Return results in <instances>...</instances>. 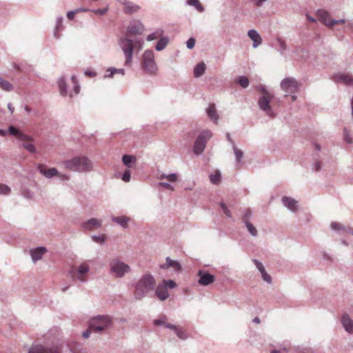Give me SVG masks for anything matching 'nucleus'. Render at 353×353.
I'll return each mask as SVG.
<instances>
[{
  "instance_id": "1",
  "label": "nucleus",
  "mask_w": 353,
  "mask_h": 353,
  "mask_svg": "<svg viewBox=\"0 0 353 353\" xmlns=\"http://www.w3.org/2000/svg\"><path fill=\"white\" fill-rule=\"evenodd\" d=\"M66 170L72 172H87L92 170V163L85 156L75 157L70 160L63 162Z\"/></svg>"
},
{
  "instance_id": "2",
  "label": "nucleus",
  "mask_w": 353,
  "mask_h": 353,
  "mask_svg": "<svg viewBox=\"0 0 353 353\" xmlns=\"http://www.w3.org/2000/svg\"><path fill=\"white\" fill-rule=\"evenodd\" d=\"M154 285H156V281L152 275L143 274L135 285V299H142L148 292L154 290Z\"/></svg>"
},
{
  "instance_id": "3",
  "label": "nucleus",
  "mask_w": 353,
  "mask_h": 353,
  "mask_svg": "<svg viewBox=\"0 0 353 353\" xmlns=\"http://www.w3.org/2000/svg\"><path fill=\"white\" fill-rule=\"evenodd\" d=\"M256 90L262 94V97L259 99V107H260L261 110L265 111L267 115L273 117V112H272L271 107L269 105V103L273 99V95L267 91L263 85L258 86Z\"/></svg>"
},
{
  "instance_id": "4",
  "label": "nucleus",
  "mask_w": 353,
  "mask_h": 353,
  "mask_svg": "<svg viewBox=\"0 0 353 353\" xmlns=\"http://www.w3.org/2000/svg\"><path fill=\"white\" fill-rule=\"evenodd\" d=\"M112 324L111 319L108 316H97L93 317L89 323V329L94 332H99L107 329Z\"/></svg>"
},
{
  "instance_id": "5",
  "label": "nucleus",
  "mask_w": 353,
  "mask_h": 353,
  "mask_svg": "<svg viewBox=\"0 0 353 353\" xmlns=\"http://www.w3.org/2000/svg\"><path fill=\"white\" fill-rule=\"evenodd\" d=\"M141 66L143 70L149 74H156L158 68L154 61V52L151 50H146L143 54Z\"/></svg>"
},
{
  "instance_id": "6",
  "label": "nucleus",
  "mask_w": 353,
  "mask_h": 353,
  "mask_svg": "<svg viewBox=\"0 0 353 353\" xmlns=\"http://www.w3.org/2000/svg\"><path fill=\"white\" fill-rule=\"evenodd\" d=\"M176 287V283L173 280H163V283L159 284L156 287L155 295L160 301H164L168 298V288L174 289Z\"/></svg>"
},
{
  "instance_id": "7",
  "label": "nucleus",
  "mask_w": 353,
  "mask_h": 353,
  "mask_svg": "<svg viewBox=\"0 0 353 353\" xmlns=\"http://www.w3.org/2000/svg\"><path fill=\"white\" fill-rule=\"evenodd\" d=\"M211 137V132L208 130H205L200 133L198 136L197 139L195 141V145H194V152L196 154H199L203 152L205 149L206 142Z\"/></svg>"
},
{
  "instance_id": "8",
  "label": "nucleus",
  "mask_w": 353,
  "mask_h": 353,
  "mask_svg": "<svg viewBox=\"0 0 353 353\" xmlns=\"http://www.w3.org/2000/svg\"><path fill=\"white\" fill-rule=\"evenodd\" d=\"M316 16L317 18H319V21L329 28H332L339 24L343 25L345 23L344 19H341L339 21L332 20L330 17V14L324 10H317Z\"/></svg>"
},
{
  "instance_id": "9",
  "label": "nucleus",
  "mask_w": 353,
  "mask_h": 353,
  "mask_svg": "<svg viewBox=\"0 0 353 353\" xmlns=\"http://www.w3.org/2000/svg\"><path fill=\"white\" fill-rule=\"evenodd\" d=\"M89 272V265L86 263H81L77 268L72 267L70 274L73 279H77L85 282L87 280V274Z\"/></svg>"
},
{
  "instance_id": "10",
  "label": "nucleus",
  "mask_w": 353,
  "mask_h": 353,
  "mask_svg": "<svg viewBox=\"0 0 353 353\" xmlns=\"http://www.w3.org/2000/svg\"><path fill=\"white\" fill-rule=\"evenodd\" d=\"M110 270L117 277H122L125 273L129 272L130 267L118 259H114L110 263Z\"/></svg>"
},
{
  "instance_id": "11",
  "label": "nucleus",
  "mask_w": 353,
  "mask_h": 353,
  "mask_svg": "<svg viewBox=\"0 0 353 353\" xmlns=\"http://www.w3.org/2000/svg\"><path fill=\"white\" fill-rule=\"evenodd\" d=\"M281 88L286 93H296L299 89V83L292 77H287L281 81Z\"/></svg>"
},
{
  "instance_id": "12",
  "label": "nucleus",
  "mask_w": 353,
  "mask_h": 353,
  "mask_svg": "<svg viewBox=\"0 0 353 353\" xmlns=\"http://www.w3.org/2000/svg\"><path fill=\"white\" fill-rule=\"evenodd\" d=\"M119 45H121V50H123V54H125V65H128L132 61V52H133V41L128 39H121V42H119Z\"/></svg>"
},
{
  "instance_id": "13",
  "label": "nucleus",
  "mask_w": 353,
  "mask_h": 353,
  "mask_svg": "<svg viewBox=\"0 0 353 353\" xmlns=\"http://www.w3.org/2000/svg\"><path fill=\"white\" fill-rule=\"evenodd\" d=\"M28 353H61V346L59 345L50 346L35 345L30 347Z\"/></svg>"
},
{
  "instance_id": "14",
  "label": "nucleus",
  "mask_w": 353,
  "mask_h": 353,
  "mask_svg": "<svg viewBox=\"0 0 353 353\" xmlns=\"http://www.w3.org/2000/svg\"><path fill=\"white\" fill-rule=\"evenodd\" d=\"M144 31V26L141 22L139 21H133L130 23L128 28H127V35L135 36L141 34Z\"/></svg>"
},
{
  "instance_id": "15",
  "label": "nucleus",
  "mask_w": 353,
  "mask_h": 353,
  "mask_svg": "<svg viewBox=\"0 0 353 353\" xmlns=\"http://www.w3.org/2000/svg\"><path fill=\"white\" fill-rule=\"evenodd\" d=\"M198 276H199L198 283L201 285L208 286L214 281V276L208 272L199 270V272H198Z\"/></svg>"
},
{
  "instance_id": "16",
  "label": "nucleus",
  "mask_w": 353,
  "mask_h": 353,
  "mask_svg": "<svg viewBox=\"0 0 353 353\" xmlns=\"http://www.w3.org/2000/svg\"><path fill=\"white\" fill-rule=\"evenodd\" d=\"M121 3L123 5V13L132 14L139 10L140 7L137 4L128 0H121Z\"/></svg>"
},
{
  "instance_id": "17",
  "label": "nucleus",
  "mask_w": 353,
  "mask_h": 353,
  "mask_svg": "<svg viewBox=\"0 0 353 353\" xmlns=\"http://www.w3.org/2000/svg\"><path fill=\"white\" fill-rule=\"evenodd\" d=\"M334 81L347 85H353V77L351 74H337L334 77Z\"/></svg>"
},
{
  "instance_id": "18",
  "label": "nucleus",
  "mask_w": 353,
  "mask_h": 353,
  "mask_svg": "<svg viewBox=\"0 0 353 353\" xmlns=\"http://www.w3.org/2000/svg\"><path fill=\"white\" fill-rule=\"evenodd\" d=\"M38 170L43 176H45L46 178L50 179L54 176H57L59 172H57V169L55 168H48L46 165L43 164H40L38 166Z\"/></svg>"
},
{
  "instance_id": "19",
  "label": "nucleus",
  "mask_w": 353,
  "mask_h": 353,
  "mask_svg": "<svg viewBox=\"0 0 353 353\" xmlns=\"http://www.w3.org/2000/svg\"><path fill=\"white\" fill-rule=\"evenodd\" d=\"M172 268L175 272H179L181 270V265L178 261L172 260L169 257L165 259V263L160 265V269H168Z\"/></svg>"
},
{
  "instance_id": "20",
  "label": "nucleus",
  "mask_w": 353,
  "mask_h": 353,
  "mask_svg": "<svg viewBox=\"0 0 353 353\" xmlns=\"http://www.w3.org/2000/svg\"><path fill=\"white\" fill-rule=\"evenodd\" d=\"M47 250L44 247H39L32 250V251H30V256H32V261L36 262L41 259L43 255L45 254Z\"/></svg>"
},
{
  "instance_id": "21",
  "label": "nucleus",
  "mask_w": 353,
  "mask_h": 353,
  "mask_svg": "<svg viewBox=\"0 0 353 353\" xmlns=\"http://www.w3.org/2000/svg\"><path fill=\"white\" fill-rule=\"evenodd\" d=\"M8 132H10V134H11L12 136L15 137L16 138L20 139V141H30V138L28 136L23 134L14 126L8 127Z\"/></svg>"
},
{
  "instance_id": "22",
  "label": "nucleus",
  "mask_w": 353,
  "mask_h": 353,
  "mask_svg": "<svg viewBox=\"0 0 353 353\" xmlns=\"http://www.w3.org/2000/svg\"><path fill=\"white\" fill-rule=\"evenodd\" d=\"M341 323L347 333H353V321L347 314H343L341 317Z\"/></svg>"
},
{
  "instance_id": "23",
  "label": "nucleus",
  "mask_w": 353,
  "mask_h": 353,
  "mask_svg": "<svg viewBox=\"0 0 353 353\" xmlns=\"http://www.w3.org/2000/svg\"><path fill=\"white\" fill-rule=\"evenodd\" d=\"M101 225V221L97 219H90L83 224V227L87 230H93Z\"/></svg>"
},
{
  "instance_id": "24",
  "label": "nucleus",
  "mask_w": 353,
  "mask_h": 353,
  "mask_svg": "<svg viewBox=\"0 0 353 353\" xmlns=\"http://www.w3.org/2000/svg\"><path fill=\"white\" fill-rule=\"evenodd\" d=\"M254 263L256 265V268H258L259 271L261 272V275H262L263 280L264 281L270 283H271V276L265 272V268L263 266V264L257 261L254 260Z\"/></svg>"
},
{
  "instance_id": "25",
  "label": "nucleus",
  "mask_w": 353,
  "mask_h": 353,
  "mask_svg": "<svg viewBox=\"0 0 353 353\" xmlns=\"http://www.w3.org/2000/svg\"><path fill=\"white\" fill-rule=\"evenodd\" d=\"M248 37L254 41V48H257L261 43V38L259 34L254 30L248 31Z\"/></svg>"
},
{
  "instance_id": "26",
  "label": "nucleus",
  "mask_w": 353,
  "mask_h": 353,
  "mask_svg": "<svg viewBox=\"0 0 353 353\" xmlns=\"http://www.w3.org/2000/svg\"><path fill=\"white\" fill-rule=\"evenodd\" d=\"M282 201L283 203H284V205L286 206V208L289 210L295 212V210L297 209V201L295 200L290 197L284 196L283 197Z\"/></svg>"
},
{
  "instance_id": "27",
  "label": "nucleus",
  "mask_w": 353,
  "mask_h": 353,
  "mask_svg": "<svg viewBox=\"0 0 353 353\" xmlns=\"http://www.w3.org/2000/svg\"><path fill=\"white\" fill-rule=\"evenodd\" d=\"M112 221L123 228H128V223L130 222V218L125 216L112 217Z\"/></svg>"
},
{
  "instance_id": "28",
  "label": "nucleus",
  "mask_w": 353,
  "mask_h": 353,
  "mask_svg": "<svg viewBox=\"0 0 353 353\" xmlns=\"http://www.w3.org/2000/svg\"><path fill=\"white\" fill-rule=\"evenodd\" d=\"M206 113H208V117H210L212 121L216 123V121L219 119V115L216 114L214 104H210V106H208V110H206Z\"/></svg>"
},
{
  "instance_id": "29",
  "label": "nucleus",
  "mask_w": 353,
  "mask_h": 353,
  "mask_svg": "<svg viewBox=\"0 0 353 353\" xmlns=\"http://www.w3.org/2000/svg\"><path fill=\"white\" fill-rule=\"evenodd\" d=\"M205 72V65L203 63H199L197 65H196L195 69H194V76L195 77H200L202 74H204Z\"/></svg>"
},
{
  "instance_id": "30",
  "label": "nucleus",
  "mask_w": 353,
  "mask_h": 353,
  "mask_svg": "<svg viewBox=\"0 0 353 353\" xmlns=\"http://www.w3.org/2000/svg\"><path fill=\"white\" fill-rule=\"evenodd\" d=\"M136 161L135 156L125 154L123 156V165L128 166V168H131L130 163H134Z\"/></svg>"
},
{
  "instance_id": "31",
  "label": "nucleus",
  "mask_w": 353,
  "mask_h": 353,
  "mask_svg": "<svg viewBox=\"0 0 353 353\" xmlns=\"http://www.w3.org/2000/svg\"><path fill=\"white\" fill-rule=\"evenodd\" d=\"M188 5L196 8L199 12L204 11V7H203L199 0H188Z\"/></svg>"
},
{
  "instance_id": "32",
  "label": "nucleus",
  "mask_w": 353,
  "mask_h": 353,
  "mask_svg": "<svg viewBox=\"0 0 353 353\" xmlns=\"http://www.w3.org/2000/svg\"><path fill=\"white\" fill-rule=\"evenodd\" d=\"M168 38L166 37H163V38H160V39L159 40V42H157V44H156V50L157 51H161L162 50H163L165 46L168 45Z\"/></svg>"
},
{
  "instance_id": "33",
  "label": "nucleus",
  "mask_w": 353,
  "mask_h": 353,
  "mask_svg": "<svg viewBox=\"0 0 353 353\" xmlns=\"http://www.w3.org/2000/svg\"><path fill=\"white\" fill-rule=\"evenodd\" d=\"M163 34V31L162 30H156L153 33L148 35L147 40L148 41H153V40H157L159 38H162L161 36Z\"/></svg>"
},
{
  "instance_id": "34",
  "label": "nucleus",
  "mask_w": 353,
  "mask_h": 353,
  "mask_svg": "<svg viewBox=\"0 0 353 353\" xmlns=\"http://www.w3.org/2000/svg\"><path fill=\"white\" fill-rule=\"evenodd\" d=\"M0 88L5 91H10L12 89V85L7 81H3L0 78Z\"/></svg>"
},
{
  "instance_id": "35",
  "label": "nucleus",
  "mask_w": 353,
  "mask_h": 353,
  "mask_svg": "<svg viewBox=\"0 0 353 353\" xmlns=\"http://www.w3.org/2000/svg\"><path fill=\"white\" fill-rule=\"evenodd\" d=\"M106 77H113V75L116 73L121 74L123 75V69H117V68H110L107 70Z\"/></svg>"
},
{
  "instance_id": "36",
  "label": "nucleus",
  "mask_w": 353,
  "mask_h": 353,
  "mask_svg": "<svg viewBox=\"0 0 353 353\" xmlns=\"http://www.w3.org/2000/svg\"><path fill=\"white\" fill-rule=\"evenodd\" d=\"M210 182H212V183H213V184L219 183L221 180L220 172L216 171L214 174L210 175Z\"/></svg>"
},
{
  "instance_id": "37",
  "label": "nucleus",
  "mask_w": 353,
  "mask_h": 353,
  "mask_svg": "<svg viewBox=\"0 0 353 353\" xmlns=\"http://www.w3.org/2000/svg\"><path fill=\"white\" fill-rule=\"evenodd\" d=\"M24 143L22 144L23 145L24 149H26L27 151L34 153L35 152V148L34 145H33L32 143H31L29 141H23Z\"/></svg>"
},
{
  "instance_id": "38",
  "label": "nucleus",
  "mask_w": 353,
  "mask_h": 353,
  "mask_svg": "<svg viewBox=\"0 0 353 353\" xmlns=\"http://www.w3.org/2000/svg\"><path fill=\"white\" fill-rule=\"evenodd\" d=\"M236 82H238L239 85L243 88H247L249 85V80L245 77H239L238 81Z\"/></svg>"
},
{
  "instance_id": "39",
  "label": "nucleus",
  "mask_w": 353,
  "mask_h": 353,
  "mask_svg": "<svg viewBox=\"0 0 353 353\" xmlns=\"http://www.w3.org/2000/svg\"><path fill=\"white\" fill-rule=\"evenodd\" d=\"M244 223H245L247 230H248V232H250V233L252 234V236H256L257 234L256 228H255V227L250 222H247Z\"/></svg>"
},
{
  "instance_id": "40",
  "label": "nucleus",
  "mask_w": 353,
  "mask_h": 353,
  "mask_svg": "<svg viewBox=\"0 0 353 353\" xmlns=\"http://www.w3.org/2000/svg\"><path fill=\"white\" fill-rule=\"evenodd\" d=\"M252 212H251L250 209H246L245 211H244V213H243L242 216V221L244 223L249 222V219L251 217V214Z\"/></svg>"
},
{
  "instance_id": "41",
  "label": "nucleus",
  "mask_w": 353,
  "mask_h": 353,
  "mask_svg": "<svg viewBox=\"0 0 353 353\" xmlns=\"http://www.w3.org/2000/svg\"><path fill=\"white\" fill-rule=\"evenodd\" d=\"M59 89H60L61 95L65 96L67 94L65 81H63V80L59 81Z\"/></svg>"
},
{
  "instance_id": "42",
  "label": "nucleus",
  "mask_w": 353,
  "mask_h": 353,
  "mask_svg": "<svg viewBox=\"0 0 353 353\" xmlns=\"http://www.w3.org/2000/svg\"><path fill=\"white\" fill-rule=\"evenodd\" d=\"M160 179H167V180L170 182H176V179H178V176H176V174H171L169 175H161V177H160Z\"/></svg>"
},
{
  "instance_id": "43",
  "label": "nucleus",
  "mask_w": 353,
  "mask_h": 353,
  "mask_svg": "<svg viewBox=\"0 0 353 353\" xmlns=\"http://www.w3.org/2000/svg\"><path fill=\"white\" fill-rule=\"evenodd\" d=\"M10 193V188L3 184H0V194L7 195Z\"/></svg>"
},
{
  "instance_id": "44",
  "label": "nucleus",
  "mask_w": 353,
  "mask_h": 353,
  "mask_svg": "<svg viewBox=\"0 0 353 353\" xmlns=\"http://www.w3.org/2000/svg\"><path fill=\"white\" fill-rule=\"evenodd\" d=\"M234 156H236V161H241V159L243 157V152L241 150L236 148V147H234Z\"/></svg>"
},
{
  "instance_id": "45",
  "label": "nucleus",
  "mask_w": 353,
  "mask_h": 353,
  "mask_svg": "<svg viewBox=\"0 0 353 353\" xmlns=\"http://www.w3.org/2000/svg\"><path fill=\"white\" fill-rule=\"evenodd\" d=\"M92 240L96 243H103L105 242V236L104 234L99 236H92Z\"/></svg>"
},
{
  "instance_id": "46",
  "label": "nucleus",
  "mask_w": 353,
  "mask_h": 353,
  "mask_svg": "<svg viewBox=\"0 0 353 353\" xmlns=\"http://www.w3.org/2000/svg\"><path fill=\"white\" fill-rule=\"evenodd\" d=\"M174 332H175L176 335H177L178 338L181 339H186V333L182 330H176Z\"/></svg>"
},
{
  "instance_id": "47",
  "label": "nucleus",
  "mask_w": 353,
  "mask_h": 353,
  "mask_svg": "<svg viewBox=\"0 0 353 353\" xmlns=\"http://www.w3.org/2000/svg\"><path fill=\"white\" fill-rule=\"evenodd\" d=\"M277 43H279V46H280L281 52H284L287 46H285V41L281 38H277Z\"/></svg>"
},
{
  "instance_id": "48",
  "label": "nucleus",
  "mask_w": 353,
  "mask_h": 353,
  "mask_svg": "<svg viewBox=\"0 0 353 353\" xmlns=\"http://www.w3.org/2000/svg\"><path fill=\"white\" fill-rule=\"evenodd\" d=\"M130 179V173L129 170H125V172L123 174V176H121V180L128 182Z\"/></svg>"
},
{
  "instance_id": "49",
  "label": "nucleus",
  "mask_w": 353,
  "mask_h": 353,
  "mask_svg": "<svg viewBox=\"0 0 353 353\" xmlns=\"http://www.w3.org/2000/svg\"><path fill=\"white\" fill-rule=\"evenodd\" d=\"M220 207H221L222 210H223L224 214H225L228 217H231L230 211H229L228 208H227L226 205L224 203H220Z\"/></svg>"
},
{
  "instance_id": "50",
  "label": "nucleus",
  "mask_w": 353,
  "mask_h": 353,
  "mask_svg": "<svg viewBox=\"0 0 353 353\" xmlns=\"http://www.w3.org/2000/svg\"><path fill=\"white\" fill-rule=\"evenodd\" d=\"M195 43L196 40H194V38H190V39L186 41V47L189 49H192Z\"/></svg>"
},
{
  "instance_id": "51",
  "label": "nucleus",
  "mask_w": 353,
  "mask_h": 353,
  "mask_svg": "<svg viewBox=\"0 0 353 353\" xmlns=\"http://www.w3.org/2000/svg\"><path fill=\"white\" fill-rule=\"evenodd\" d=\"M331 228H332V229H334L335 230H341L342 229H343L341 224H340L339 223H336V222H334V223H331Z\"/></svg>"
},
{
  "instance_id": "52",
  "label": "nucleus",
  "mask_w": 353,
  "mask_h": 353,
  "mask_svg": "<svg viewBox=\"0 0 353 353\" xmlns=\"http://www.w3.org/2000/svg\"><path fill=\"white\" fill-rule=\"evenodd\" d=\"M79 13V10H74V11H70L67 12V19L69 20H73L74 16Z\"/></svg>"
},
{
  "instance_id": "53",
  "label": "nucleus",
  "mask_w": 353,
  "mask_h": 353,
  "mask_svg": "<svg viewBox=\"0 0 353 353\" xmlns=\"http://www.w3.org/2000/svg\"><path fill=\"white\" fill-rule=\"evenodd\" d=\"M107 12V8L97 9L93 10V13L99 15H104Z\"/></svg>"
},
{
  "instance_id": "54",
  "label": "nucleus",
  "mask_w": 353,
  "mask_h": 353,
  "mask_svg": "<svg viewBox=\"0 0 353 353\" xmlns=\"http://www.w3.org/2000/svg\"><path fill=\"white\" fill-rule=\"evenodd\" d=\"M159 185L162 186L163 188L168 189L169 190H174V188L168 183H163L161 182L159 183Z\"/></svg>"
},
{
  "instance_id": "55",
  "label": "nucleus",
  "mask_w": 353,
  "mask_h": 353,
  "mask_svg": "<svg viewBox=\"0 0 353 353\" xmlns=\"http://www.w3.org/2000/svg\"><path fill=\"white\" fill-rule=\"evenodd\" d=\"M345 141L348 143H352V139L350 137V134L347 133V131L345 130Z\"/></svg>"
},
{
  "instance_id": "56",
  "label": "nucleus",
  "mask_w": 353,
  "mask_h": 353,
  "mask_svg": "<svg viewBox=\"0 0 353 353\" xmlns=\"http://www.w3.org/2000/svg\"><path fill=\"white\" fill-rule=\"evenodd\" d=\"M165 327L169 328L170 330H173L174 331L178 330L181 329V328L177 327L176 326H175V325H174L172 324H169V323L165 324Z\"/></svg>"
},
{
  "instance_id": "57",
  "label": "nucleus",
  "mask_w": 353,
  "mask_h": 353,
  "mask_svg": "<svg viewBox=\"0 0 353 353\" xmlns=\"http://www.w3.org/2000/svg\"><path fill=\"white\" fill-rule=\"evenodd\" d=\"M154 325H165V322L164 321V319L154 321Z\"/></svg>"
},
{
  "instance_id": "58",
  "label": "nucleus",
  "mask_w": 353,
  "mask_h": 353,
  "mask_svg": "<svg viewBox=\"0 0 353 353\" xmlns=\"http://www.w3.org/2000/svg\"><path fill=\"white\" fill-rule=\"evenodd\" d=\"M85 75H86L90 78L94 77H95V72L94 71L86 70V71H85Z\"/></svg>"
},
{
  "instance_id": "59",
  "label": "nucleus",
  "mask_w": 353,
  "mask_h": 353,
  "mask_svg": "<svg viewBox=\"0 0 353 353\" xmlns=\"http://www.w3.org/2000/svg\"><path fill=\"white\" fill-rule=\"evenodd\" d=\"M91 332H93V331L92 330L88 329L85 332H83V337H84L85 339L88 338L90 333H91Z\"/></svg>"
},
{
  "instance_id": "60",
  "label": "nucleus",
  "mask_w": 353,
  "mask_h": 353,
  "mask_svg": "<svg viewBox=\"0 0 353 353\" xmlns=\"http://www.w3.org/2000/svg\"><path fill=\"white\" fill-rule=\"evenodd\" d=\"M307 19H308V21L312 23H315V21H316L315 19L310 15H307Z\"/></svg>"
},
{
  "instance_id": "61",
  "label": "nucleus",
  "mask_w": 353,
  "mask_h": 353,
  "mask_svg": "<svg viewBox=\"0 0 353 353\" xmlns=\"http://www.w3.org/2000/svg\"><path fill=\"white\" fill-rule=\"evenodd\" d=\"M73 91H74V93H76V94H78L79 92V85L74 86V88H73Z\"/></svg>"
},
{
  "instance_id": "62",
  "label": "nucleus",
  "mask_w": 353,
  "mask_h": 353,
  "mask_svg": "<svg viewBox=\"0 0 353 353\" xmlns=\"http://www.w3.org/2000/svg\"><path fill=\"white\" fill-rule=\"evenodd\" d=\"M256 2V5L260 6L261 3L265 1V0H252Z\"/></svg>"
},
{
  "instance_id": "63",
  "label": "nucleus",
  "mask_w": 353,
  "mask_h": 353,
  "mask_svg": "<svg viewBox=\"0 0 353 353\" xmlns=\"http://www.w3.org/2000/svg\"><path fill=\"white\" fill-rule=\"evenodd\" d=\"M254 323H259V322H261V321H259V317H256L254 319Z\"/></svg>"
},
{
  "instance_id": "64",
  "label": "nucleus",
  "mask_w": 353,
  "mask_h": 353,
  "mask_svg": "<svg viewBox=\"0 0 353 353\" xmlns=\"http://www.w3.org/2000/svg\"><path fill=\"white\" fill-rule=\"evenodd\" d=\"M351 108H352V116L353 117V97L352 98Z\"/></svg>"
}]
</instances>
